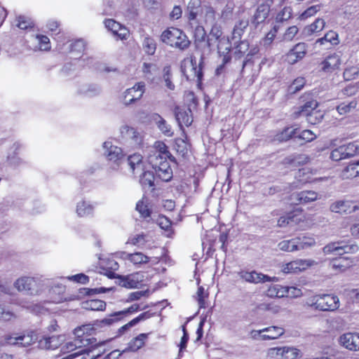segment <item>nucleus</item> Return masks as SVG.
<instances>
[{
  "instance_id": "nucleus-1",
  "label": "nucleus",
  "mask_w": 359,
  "mask_h": 359,
  "mask_svg": "<svg viewBox=\"0 0 359 359\" xmlns=\"http://www.w3.org/2000/svg\"><path fill=\"white\" fill-rule=\"evenodd\" d=\"M170 154L165 143L156 142L149 149L147 160L156 175L163 181L168 182L172 177V171L168 161Z\"/></svg>"
},
{
  "instance_id": "nucleus-2",
  "label": "nucleus",
  "mask_w": 359,
  "mask_h": 359,
  "mask_svg": "<svg viewBox=\"0 0 359 359\" xmlns=\"http://www.w3.org/2000/svg\"><path fill=\"white\" fill-rule=\"evenodd\" d=\"M53 281L43 276H22L14 283V287L19 291L29 295H39L44 292V287L50 285Z\"/></svg>"
},
{
  "instance_id": "nucleus-3",
  "label": "nucleus",
  "mask_w": 359,
  "mask_h": 359,
  "mask_svg": "<svg viewBox=\"0 0 359 359\" xmlns=\"http://www.w3.org/2000/svg\"><path fill=\"white\" fill-rule=\"evenodd\" d=\"M306 305L318 311H333L339 307V299L329 294H316L306 299Z\"/></svg>"
},
{
  "instance_id": "nucleus-4",
  "label": "nucleus",
  "mask_w": 359,
  "mask_h": 359,
  "mask_svg": "<svg viewBox=\"0 0 359 359\" xmlns=\"http://www.w3.org/2000/svg\"><path fill=\"white\" fill-rule=\"evenodd\" d=\"M88 340L80 339L75 336L73 341L65 343L61 347V351L63 353H68L73 351L79 349V351L75 353H79L76 356L83 355L81 359H95L100 355V353H93V350L88 347Z\"/></svg>"
},
{
  "instance_id": "nucleus-5",
  "label": "nucleus",
  "mask_w": 359,
  "mask_h": 359,
  "mask_svg": "<svg viewBox=\"0 0 359 359\" xmlns=\"http://www.w3.org/2000/svg\"><path fill=\"white\" fill-rule=\"evenodd\" d=\"M161 40L163 43L180 50H184L190 45V41L186 34L175 27L165 30L161 34Z\"/></svg>"
},
{
  "instance_id": "nucleus-6",
  "label": "nucleus",
  "mask_w": 359,
  "mask_h": 359,
  "mask_svg": "<svg viewBox=\"0 0 359 359\" xmlns=\"http://www.w3.org/2000/svg\"><path fill=\"white\" fill-rule=\"evenodd\" d=\"M99 330L95 321L93 324H86L76 327L74 330V334L80 339L88 340V347L94 351L95 348L104 344V341H97L96 338L92 337Z\"/></svg>"
},
{
  "instance_id": "nucleus-7",
  "label": "nucleus",
  "mask_w": 359,
  "mask_h": 359,
  "mask_svg": "<svg viewBox=\"0 0 359 359\" xmlns=\"http://www.w3.org/2000/svg\"><path fill=\"white\" fill-rule=\"evenodd\" d=\"M37 336L33 331H27L22 334L13 333L4 336V344L19 347H28L37 340Z\"/></svg>"
},
{
  "instance_id": "nucleus-8",
  "label": "nucleus",
  "mask_w": 359,
  "mask_h": 359,
  "mask_svg": "<svg viewBox=\"0 0 359 359\" xmlns=\"http://www.w3.org/2000/svg\"><path fill=\"white\" fill-rule=\"evenodd\" d=\"M181 71L187 80H201L203 76L201 64L198 66L195 57L185 58L181 64Z\"/></svg>"
},
{
  "instance_id": "nucleus-9",
  "label": "nucleus",
  "mask_w": 359,
  "mask_h": 359,
  "mask_svg": "<svg viewBox=\"0 0 359 359\" xmlns=\"http://www.w3.org/2000/svg\"><path fill=\"white\" fill-rule=\"evenodd\" d=\"M318 104L316 100H311L306 102L298 112L299 116H306V121L312 125L320 123L324 114L320 111H317Z\"/></svg>"
},
{
  "instance_id": "nucleus-10",
  "label": "nucleus",
  "mask_w": 359,
  "mask_h": 359,
  "mask_svg": "<svg viewBox=\"0 0 359 359\" xmlns=\"http://www.w3.org/2000/svg\"><path fill=\"white\" fill-rule=\"evenodd\" d=\"M102 147L104 156L109 161L114 163L113 169H117L124 158L122 149L113 144L110 141L104 142Z\"/></svg>"
},
{
  "instance_id": "nucleus-11",
  "label": "nucleus",
  "mask_w": 359,
  "mask_h": 359,
  "mask_svg": "<svg viewBox=\"0 0 359 359\" xmlns=\"http://www.w3.org/2000/svg\"><path fill=\"white\" fill-rule=\"evenodd\" d=\"M316 264H317V262L313 259H297L283 264L281 266V271L285 274L297 273L305 271Z\"/></svg>"
},
{
  "instance_id": "nucleus-12",
  "label": "nucleus",
  "mask_w": 359,
  "mask_h": 359,
  "mask_svg": "<svg viewBox=\"0 0 359 359\" xmlns=\"http://www.w3.org/2000/svg\"><path fill=\"white\" fill-rule=\"evenodd\" d=\"M194 24L189 22V25L192 29L194 42L198 49L201 50L204 53H208V43L205 30L202 25H199V20H194Z\"/></svg>"
},
{
  "instance_id": "nucleus-13",
  "label": "nucleus",
  "mask_w": 359,
  "mask_h": 359,
  "mask_svg": "<svg viewBox=\"0 0 359 359\" xmlns=\"http://www.w3.org/2000/svg\"><path fill=\"white\" fill-rule=\"evenodd\" d=\"M145 92V83L143 81L137 82L132 88H128L123 93V102L129 105L142 98Z\"/></svg>"
},
{
  "instance_id": "nucleus-14",
  "label": "nucleus",
  "mask_w": 359,
  "mask_h": 359,
  "mask_svg": "<svg viewBox=\"0 0 359 359\" xmlns=\"http://www.w3.org/2000/svg\"><path fill=\"white\" fill-rule=\"evenodd\" d=\"M330 210L336 213L351 214L359 210V203L345 200L337 201L330 205Z\"/></svg>"
},
{
  "instance_id": "nucleus-15",
  "label": "nucleus",
  "mask_w": 359,
  "mask_h": 359,
  "mask_svg": "<svg viewBox=\"0 0 359 359\" xmlns=\"http://www.w3.org/2000/svg\"><path fill=\"white\" fill-rule=\"evenodd\" d=\"M31 49L34 51H48L51 48L49 38L43 34H32L27 41Z\"/></svg>"
},
{
  "instance_id": "nucleus-16",
  "label": "nucleus",
  "mask_w": 359,
  "mask_h": 359,
  "mask_svg": "<svg viewBox=\"0 0 359 359\" xmlns=\"http://www.w3.org/2000/svg\"><path fill=\"white\" fill-rule=\"evenodd\" d=\"M50 280L53 281V283H51L50 285L45 286L44 291L46 288L48 289V294L53 302L55 303H60L63 301H65L67 299L64 295L65 292V286L56 280Z\"/></svg>"
},
{
  "instance_id": "nucleus-17",
  "label": "nucleus",
  "mask_w": 359,
  "mask_h": 359,
  "mask_svg": "<svg viewBox=\"0 0 359 359\" xmlns=\"http://www.w3.org/2000/svg\"><path fill=\"white\" fill-rule=\"evenodd\" d=\"M238 276L241 279L254 284L270 282L272 279L270 276L255 271H241L238 273Z\"/></svg>"
},
{
  "instance_id": "nucleus-18",
  "label": "nucleus",
  "mask_w": 359,
  "mask_h": 359,
  "mask_svg": "<svg viewBox=\"0 0 359 359\" xmlns=\"http://www.w3.org/2000/svg\"><path fill=\"white\" fill-rule=\"evenodd\" d=\"M217 50L220 58L222 59V65L217 69V72L222 68V67L228 63L231 60L230 51L231 48V43L229 39L223 36L217 43Z\"/></svg>"
},
{
  "instance_id": "nucleus-19",
  "label": "nucleus",
  "mask_w": 359,
  "mask_h": 359,
  "mask_svg": "<svg viewBox=\"0 0 359 359\" xmlns=\"http://www.w3.org/2000/svg\"><path fill=\"white\" fill-rule=\"evenodd\" d=\"M120 133L121 138L133 147L139 145L141 142L140 135L133 127L123 126L120 128Z\"/></svg>"
},
{
  "instance_id": "nucleus-20",
  "label": "nucleus",
  "mask_w": 359,
  "mask_h": 359,
  "mask_svg": "<svg viewBox=\"0 0 359 359\" xmlns=\"http://www.w3.org/2000/svg\"><path fill=\"white\" fill-rule=\"evenodd\" d=\"M175 114L180 128L183 126L188 127L193 122L191 110L188 107H176Z\"/></svg>"
},
{
  "instance_id": "nucleus-21",
  "label": "nucleus",
  "mask_w": 359,
  "mask_h": 359,
  "mask_svg": "<svg viewBox=\"0 0 359 359\" xmlns=\"http://www.w3.org/2000/svg\"><path fill=\"white\" fill-rule=\"evenodd\" d=\"M65 339L64 335L45 337L39 340V347L41 349L54 350L59 347Z\"/></svg>"
},
{
  "instance_id": "nucleus-22",
  "label": "nucleus",
  "mask_w": 359,
  "mask_h": 359,
  "mask_svg": "<svg viewBox=\"0 0 359 359\" xmlns=\"http://www.w3.org/2000/svg\"><path fill=\"white\" fill-rule=\"evenodd\" d=\"M341 344L351 351H359V333H346L339 338Z\"/></svg>"
},
{
  "instance_id": "nucleus-23",
  "label": "nucleus",
  "mask_w": 359,
  "mask_h": 359,
  "mask_svg": "<svg viewBox=\"0 0 359 359\" xmlns=\"http://www.w3.org/2000/svg\"><path fill=\"white\" fill-rule=\"evenodd\" d=\"M306 45L304 43H299L291 49L286 55V61L290 64H294L302 60L306 55Z\"/></svg>"
},
{
  "instance_id": "nucleus-24",
  "label": "nucleus",
  "mask_w": 359,
  "mask_h": 359,
  "mask_svg": "<svg viewBox=\"0 0 359 359\" xmlns=\"http://www.w3.org/2000/svg\"><path fill=\"white\" fill-rule=\"evenodd\" d=\"M204 7L201 6V0H190L187 5V16L189 22L194 24V20L203 13Z\"/></svg>"
},
{
  "instance_id": "nucleus-25",
  "label": "nucleus",
  "mask_w": 359,
  "mask_h": 359,
  "mask_svg": "<svg viewBox=\"0 0 359 359\" xmlns=\"http://www.w3.org/2000/svg\"><path fill=\"white\" fill-rule=\"evenodd\" d=\"M248 25L249 20L248 18H242L236 22L231 36V41L234 44L241 40Z\"/></svg>"
},
{
  "instance_id": "nucleus-26",
  "label": "nucleus",
  "mask_w": 359,
  "mask_h": 359,
  "mask_svg": "<svg viewBox=\"0 0 359 359\" xmlns=\"http://www.w3.org/2000/svg\"><path fill=\"white\" fill-rule=\"evenodd\" d=\"M341 62V61L340 56L337 53H334L327 56L321 62V69L324 72L326 73L332 72L334 70L339 69Z\"/></svg>"
},
{
  "instance_id": "nucleus-27",
  "label": "nucleus",
  "mask_w": 359,
  "mask_h": 359,
  "mask_svg": "<svg viewBox=\"0 0 359 359\" xmlns=\"http://www.w3.org/2000/svg\"><path fill=\"white\" fill-rule=\"evenodd\" d=\"M106 28L111 31L114 35L118 36L120 39H126L128 35V29L122 26L119 22L112 20L108 19L104 21Z\"/></svg>"
},
{
  "instance_id": "nucleus-28",
  "label": "nucleus",
  "mask_w": 359,
  "mask_h": 359,
  "mask_svg": "<svg viewBox=\"0 0 359 359\" xmlns=\"http://www.w3.org/2000/svg\"><path fill=\"white\" fill-rule=\"evenodd\" d=\"M270 12V6L267 4L259 5L252 19V23L256 26L262 23L267 18Z\"/></svg>"
},
{
  "instance_id": "nucleus-29",
  "label": "nucleus",
  "mask_w": 359,
  "mask_h": 359,
  "mask_svg": "<svg viewBox=\"0 0 359 359\" xmlns=\"http://www.w3.org/2000/svg\"><path fill=\"white\" fill-rule=\"evenodd\" d=\"M297 251L304 250L314 247L316 244L313 236L309 234H302L295 237Z\"/></svg>"
},
{
  "instance_id": "nucleus-30",
  "label": "nucleus",
  "mask_w": 359,
  "mask_h": 359,
  "mask_svg": "<svg viewBox=\"0 0 359 359\" xmlns=\"http://www.w3.org/2000/svg\"><path fill=\"white\" fill-rule=\"evenodd\" d=\"M222 36V31L221 27L217 25H213L207 39L208 53L210 52L215 44L223 38Z\"/></svg>"
},
{
  "instance_id": "nucleus-31",
  "label": "nucleus",
  "mask_w": 359,
  "mask_h": 359,
  "mask_svg": "<svg viewBox=\"0 0 359 359\" xmlns=\"http://www.w3.org/2000/svg\"><path fill=\"white\" fill-rule=\"evenodd\" d=\"M262 331L267 334H263L260 336L262 340H271L276 339L283 336L285 333V330L282 327L270 326L262 329Z\"/></svg>"
},
{
  "instance_id": "nucleus-32",
  "label": "nucleus",
  "mask_w": 359,
  "mask_h": 359,
  "mask_svg": "<svg viewBox=\"0 0 359 359\" xmlns=\"http://www.w3.org/2000/svg\"><path fill=\"white\" fill-rule=\"evenodd\" d=\"M127 163L133 172H140L144 170L142 156L139 154L130 155L127 158Z\"/></svg>"
},
{
  "instance_id": "nucleus-33",
  "label": "nucleus",
  "mask_w": 359,
  "mask_h": 359,
  "mask_svg": "<svg viewBox=\"0 0 359 359\" xmlns=\"http://www.w3.org/2000/svg\"><path fill=\"white\" fill-rule=\"evenodd\" d=\"M144 280V276L141 273H135L126 276L123 280V286L128 288L137 287Z\"/></svg>"
},
{
  "instance_id": "nucleus-34",
  "label": "nucleus",
  "mask_w": 359,
  "mask_h": 359,
  "mask_svg": "<svg viewBox=\"0 0 359 359\" xmlns=\"http://www.w3.org/2000/svg\"><path fill=\"white\" fill-rule=\"evenodd\" d=\"M153 120L157 126L158 128L167 137H172L173 132L171 126L167 121L159 114H155L153 116Z\"/></svg>"
},
{
  "instance_id": "nucleus-35",
  "label": "nucleus",
  "mask_w": 359,
  "mask_h": 359,
  "mask_svg": "<svg viewBox=\"0 0 359 359\" xmlns=\"http://www.w3.org/2000/svg\"><path fill=\"white\" fill-rule=\"evenodd\" d=\"M123 254L124 258L129 260L134 265H141L149 262V257L140 252L135 253L123 252Z\"/></svg>"
},
{
  "instance_id": "nucleus-36",
  "label": "nucleus",
  "mask_w": 359,
  "mask_h": 359,
  "mask_svg": "<svg viewBox=\"0 0 359 359\" xmlns=\"http://www.w3.org/2000/svg\"><path fill=\"white\" fill-rule=\"evenodd\" d=\"M135 208L141 217L147 219L151 217V209L148 198L143 197L137 203Z\"/></svg>"
},
{
  "instance_id": "nucleus-37",
  "label": "nucleus",
  "mask_w": 359,
  "mask_h": 359,
  "mask_svg": "<svg viewBox=\"0 0 359 359\" xmlns=\"http://www.w3.org/2000/svg\"><path fill=\"white\" fill-rule=\"evenodd\" d=\"M297 128H294L293 126L287 127L282 131L278 133L273 137V141L279 142L287 141L292 137H295L297 133Z\"/></svg>"
},
{
  "instance_id": "nucleus-38",
  "label": "nucleus",
  "mask_w": 359,
  "mask_h": 359,
  "mask_svg": "<svg viewBox=\"0 0 359 359\" xmlns=\"http://www.w3.org/2000/svg\"><path fill=\"white\" fill-rule=\"evenodd\" d=\"M309 160V158L306 154H298L290 156L284 159V163L290 165L292 167L299 166L300 165L306 164Z\"/></svg>"
},
{
  "instance_id": "nucleus-39",
  "label": "nucleus",
  "mask_w": 359,
  "mask_h": 359,
  "mask_svg": "<svg viewBox=\"0 0 359 359\" xmlns=\"http://www.w3.org/2000/svg\"><path fill=\"white\" fill-rule=\"evenodd\" d=\"M301 221V219L294 213H289L285 216L280 217L278 220V225L280 227H285L286 226H294L297 224Z\"/></svg>"
},
{
  "instance_id": "nucleus-40",
  "label": "nucleus",
  "mask_w": 359,
  "mask_h": 359,
  "mask_svg": "<svg viewBox=\"0 0 359 359\" xmlns=\"http://www.w3.org/2000/svg\"><path fill=\"white\" fill-rule=\"evenodd\" d=\"M94 206L88 201L82 200L77 203L76 213L80 217H85L93 213Z\"/></svg>"
},
{
  "instance_id": "nucleus-41",
  "label": "nucleus",
  "mask_w": 359,
  "mask_h": 359,
  "mask_svg": "<svg viewBox=\"0 0 359 359\" xmlns=\"http://www.w3.org/2000/svg\"><path fill=\"white\" fill-rule=\"evenodd\" d=\"M20 147L21 144L19 142H15L11 148V152L7 156V161L11 165L18 166L22 163V160L16 156Z\"/></svg>"
},
{
  "instance_id": "nucleus-42",
  "label": "nucleus",
  "mask_w": 359,
  "mask_h": 359,
  "mask_svg": "<svg viewBox=\"0 0 359 359\" xmlns=\"http://www.w3.org/2000/svg\"><path fill=\"white\" fill-rule=\"evenodd\" d=\"M318 198L316 192L313 191H303L297 194L296 200L300 204H306L316 201Z\"/></svg>"
},
{
  "instance_id": "nucleus-43",
  "label": "nucleus",
  "mask_w": 359,
  "mask_h": 359,
  "mask_svg": "<svg viewBox=\"0 0 359 359\" xmlns=\"http://www.w3.org/2000/svg\"><path fill=\"white\" fill-rule=\"evenodd\" d=\"M325 20L322 18H317L312 24L306 27L304 32L306 35H311L322 31L325 27Z\"/></svg>"
},
{
  "instance_id": "nucleus-44",
  "label": "nucleus",
  "mask_w": 359,
  "mask_h": 359,
  "mask_svg": "<svg viewBox=\"0 0 359 359\" xmlns=\"http://www.w3.org/2000/svg\"><path fill=\"white\" fill-rule=\"evenodd\" d=\"M101 264L102 267L107 271L105 274L109 278H115V271L118 270L119 266L114 259H109L107 260H103Z\"/></svg>"
},
{
  "instance_id": "nucleus-45",
  "label": "nucleus",
  "mask_w": 359,
  "mask_h": 359,
  "mask_svg": "<svg viewBox=\"0 0 359 359\" xmlns=\"http://www.w3.org/2000/svg\"><path fill=\"white\" fill-rule=\"evenodd\" d=\"M101 92V88L94 83L83 85L80 89L79 93L88 97H93L97 95Z\"/></svg>"
},
{
  "instance_id": "nucleus-46",
  "label": "nucleus",
  "mask_w": 359,
  "mask_h": 359,
  "mask_svg": "<svg viewBox=\"0 0 359 359\" xmlns=\"http://www.w3.org/2000/svg\"><path fill=\"white\" fill-rule=\"evenodd\" d=\"M149 241V236L144 233H139L130 236L127 243L136 245L139 248H144L146 243Z\"/></svg>"
},
{
  "instance_id": "nucleus-47",
  "label": "nucleus",
  "mask_w": 359,
  "mask_h": 359,
  "mask_svg": "<svg viewBox=\"0 0 359 359\" xmlns=\"http://www.w3.org/2000/svg\"><path fill=\"white\" fill-rule=\"evenodd\" d=\"M312 175V170L310 168L306 167L299 170L296 177L299 181V182L304 184L316 180V179H313L311 177Z\"/></svg>"
},
{
  "instance_id": "nucleus-48",
  "label": "nucleus",
  "mask_w": 359,
  "mask_h": 359,
  "mask_svg": "<svg viewBox=\"0 0 359 359\" xmlns=\"http://www.w3.org/2000/svg\"><path fill=\"white\" fill-rule=\"evenodd\" d=\"M85 42L81 40H76L73 42L70 46V52L72 55V57L74 60H77L85 50Z\"/></svg>"
},
{
  "instance_id": "nucleus-49",
  "label": "nucleus",
  "mask_w": 359,
  "mask_h": 359,
  "mask_svg": "<svg viewBox=\"0 0 359 359\" xmlns=\"http://www.w3.org/2000/svg\"><path fill=\"white\" fill-rule=\"evenodd\" d=\"M121 315L116 314L115 313H113L108 316L107 317L104 318V319L96 320L95 321V325L99 327V329H102L105 327H108L114 324V323L117 322L120 318Z\"/></svg>"
},
{
  "instance_id": "nucleus-50",
  "label": "nucleus",
  "mask_w": 359,
  "mask_h": 359,
  "mask_svg": "<svg viewBox=\"0 0 359 359\" xmlns=\"http://www.w3.org/2000/svg\"><path fill=\"white\" fill-rule=\"evenodd\" d=\"M296 243H297V242H296L295 237H294V238H292L289 240H284V241H280L278 244V247L279 250H280L282 251H285V252H297V249H298L297 248Z\"/></svg>"
},
{
  "instance_id": "nucleus-51",
  "label": "nucleus",
  "mask_w": 359,
  "mask_h": 359,
  "mask_svg": "<svg viewBox=\"0 0 359 359\" xmlns=\"http://www.w3.org/2000/svg\"><path fill=\"white\" fill-rule=\"evenodd\" d=\"M326 42H329L332 45H337L339 43L338 34L332 30L329 31L323 37L318 39L316 41L320 45H324Z\"/></svg>"
},
{
  "instance_id": "nucleus-52",
  "label": "nucleus",
  "mask_w": 359,
  "mask_h": 359,
  "mask_svg": "<svg viewBox=\"0 0 359 359\" xmlns=\"http://www.w3.org/2000/svg\"><path fill=\"white\" fill-rule=\"evenodd\" d=\"M357 107V102L352 100L349 102H342L337 107V111L340 115H346L353 111Z\"/></svg>"
},
{
  "instance_id": "nucleus-53",
  "label": "nucleus",
  "mask_w": 359,
  "mask_h": 359,
  "mask_svg": "<svg viewBox=\"0 0 359 359\" xmlns=\"http://www.w3.org/2000/svg\"><path fill=\"white\" fill-rule=\"evenodd\" d=\"M147 334H140L129 343L128 348L132 351H137L144 345Z\"/></svg>"
},
{
  "instance_id": "nucleus-54",
  "label": "nucleus",
  "mask_w": 359,
  "mask_h": 359,
  "mask_svg": "<svg viewBox=\"0 0 359 359\" xmlns=\"http://www.w3.org/2000/svg\"><path fill=\"white\" fill-rule=\"evenodd\" d=\"M285 286L281 285H271L267 290V296L270 297H285Z\"/></svg>"
},
{
  "instance_id": "nucleus-55",
  "label": "nucleus",
  "mask_w": 359,
  "mask_h": 359,
  "mask_svg": "<svg viewBox=\"0 0 359 359\" xmlns=\"http://www.w3.org/2000/svg\"><path fill=\"white\" fill-rule=\"evenodd\" d=\"M144 52L150 55L154 54L156 49V44L154 39L150 36H145L142 42Z\"/></svg>"
},
{
  "instance_id": "nucleus-56",
  "label": "nucleus",
  "mask_w": 359,
  "mask_h": 359,
  "mask_svg": "<svg viewBox=\"0 0 359 359\" xmlns=\"http://www.w3.org/2000/svg\"><path fill=\"white\" fill-rule=\"evenodd\" d=\"M163 80L165 82V86L168 89L170 90H175V84L172 83V73H171V68L170 66H165L163 69V76H162Z\"/></svg>"
},
{
  "instance_id": "nucleus-57",
  "label": "nucleus",
  "mask_w": 359,
  "mask_h": 359,
  "mask_svg": "<svg viewBox=\"0 0 359 359\" xmlns=\"http://www.w3.org/2000/svg\"><path fill=\"white\" fill-rule=\"evenodd\" d=\"M344 241L333 242L326 245L323 248V252L325 255H328L335 252L336 255H341L342 253L340 252L341 244H343Z\"/></svg>"
},
{
  "instance_id": "nucleus-58",
  "label": "nucleus",
  "mask_w": 359,
  "mask_h": 359,
  "mask_svg": "<svg viewBox=\"0 0 359 359\" xmlns=\"http://www.w3.org/2000/svg\"><path fill=\"white\" fill-rule=\"evenodd\" d=\"M292 15V9L290 6H285L276 15V24L287 21L291 18Z\"/></svg>"
},
{
  "instance_id": "nucleus-59",
  "label": "nucleus",
  "mask_w": 359,
  "mask_h": 359,
  "mask_svg": "<svg viewBox=\"0 0 359 359\" xmlns=\"http://www.w3.org/2000/svg\"><path fill=\"white\" fill-rule=\"evenodd\" d=\"M154 180L153 172L145 171L140 177V182L144 187H152L154 186Z\"/></svg>"
},
{
  "instance_id": "nucleus-60",
  "label": "nucleus",
  "mask_w": 359,
  "mask_h": 359,
  "mask_svg": "<svg viewBox=\"0 0 359 359\" xmlns=\"http://www.w3.org/2000/svg\"><path fill=\"white\" fill-rule=\"evenodd\" d=\"M282 353H283V359H296L300 351L294 347L283 346Z\"/></svg>"
},
{
  "instance_id": "nucleus-61",
  "label": "nucleus",
  "mask_w": 359,
  "mask_h": 359,
  "mask_svg": "<svg viewBox=\"0 0 359 359\" xmlns=\"http://www.w3.org/2000/svg\"><path fill=\"white\" fill-rule=\"evenodd\" d=\"M345 151L346 149H344V147L342 145L333 149L330 154L331 159L335 161H339L343 159L348 158L346 154H345Z\"/></svg>"
},
{
  "instance_id": "nucleus-62",
  "label": "nucleus",
  "mask_w": 359,
  "mask_h": 359,
  "mask_svg": "<svg viewBox=\"0 0 359 359\" xmlns=\"http://www.w3.org/2000/svg\"><path fill=\"white\" fill-rule=\"evenodd\" d=\"M17 24L16 26L21 29H27L32 27L33 22L32 20L24 15H20L16 18Z\"/></svg>"
},
{
  "instance_id": "nucleus-63",
  "label": "nucleus",
  "mask_w": 359,
  "mask_h": 359,
  "mask_svg": "<svg viewBox=\"0 0 359 359\" xmlns=\"http://www.w3.org/2000/svg\"><path fill=\"white\" fill-rule=\"evenodd\" d=\"M320 6L319 5L310 6L299 15V19L300 20H305L316 15L320 11Z\"/></svg>"
},
{
  "instance_id": "nucleus-64",
  "label": "nucleus",
  "mask_w": 359,
  "mask_h": 359,
  "mask_svg": "<svg viewBox=\"0 0 359 359\" xmlns=\"http://www.w3.org/2000/svg\"><path fill=\"white\" fill-rule=\"evenodd\" d=\"M357 176L356 167L353 163L348 165L341 172V177L344 179L353 178Z\"/></svg>"
}]
</instances>
